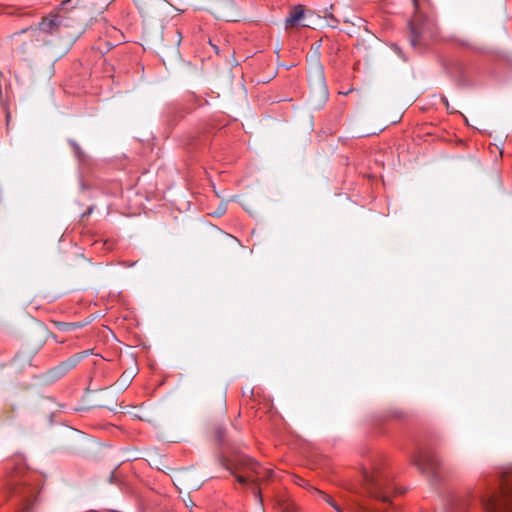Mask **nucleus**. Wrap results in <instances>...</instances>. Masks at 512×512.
I'll list each match as a JSON object with an SVG mask.
<instances>
[{
	"label": "nucleus",
	"instance_id": "nucleus-11",
	"mask_svg": "<svg viewBox=\"0 0 512 512\" xmlns=\"http://www.w3.org/2000/svg\"><path fill=\"white\" fill-rule=\"evenodd\" d=\"M70 145L72 146L73 150H74V153L76 155V157L78 159H82L83 157V152L80 148V146L74 141V140H70L69 141Z\"/></svg>",
	"mask_w": 512,
	"mask_h": 512
},
{
	"label": "nucleus",
	"instance_id": "nucleus-12",
	"mask_svg": "<svg viewBox=\"0 0 512 512\" xmlns=\"http://www.w3.org/2000/svg\"><path fill=\"white\" fill-rule=\"evenodd\" d=\"M319 78H320V81H321L320 89H321V92L323 94V97L326 99L327 98V89H326V86L324 84V76H323L322 70L319 71Z\"/></svg>",
	"mask_w": 512,
	"mask_h": 512
},
{
	"label": "nucleus",
	"instance_id": "nucleus-9",
	"mask_svg": "<svg viewBox=\"0 0 512 512\" xmlns=\"http://www.w3.org/2000/svg\"><path fill=\"white\" fill-rule=\"evenodd\" d=\"M312 490L317 493L318 495H320L321 497H323V499L334 509H338V507H340L329 495H327L325 492L319 490V489H316V488H312Z\"/></svg>",
	"mask_w": 512,
	"mask_h": 512
},
{
	"label": "nucleus",
	"instance_id": "nucleus-2",
	"mask_svg": "<svg viewBox=\"0 0 512 512\" xmlns=\"http://www.w3.org/2000/svg\"><path fill=\"white\" fill-rule=\"evenodd\" d=\"M414 14L409 21V42L421 51L437 33V26L430 0H412Z\"/></svg>",
	"mask_w": 512,
	"mask_h": 512
},
{
	"label": "nucleus",
	"instance_id": "nucleus-4",
	"mask_svg": "<svg viewBox=\"0 0 512 512\" xmlns=\"http://www.w3.org/2000/svg\"><path fill=\"white\" fill-rule=\"evenodd\" d=\"M76 21L61 13L49 14L39 24V30L43 33L57 36L59 38H74L75 33L70 30L75 26Z\"/></svg>",
	"mask_w": 512,
	"mask_h": 512
},
{
	"label": "nucleus",
	"instance_id": "nucleus-15",
	"mask_svg": "<svg viewBox=\"0 0 512 512\" xmlns=\"http://www.w3.org/2000/svg\"><path fill=\"white\" fill-rule=\"evenodd\" d=\"M336 512H342L341 508L338 507V509L335 510Z\"/></svg>",
	"mask_w": 512,
	"mask_h": 512
},
{
	"label": "nucleus",
	"instance_id": "nucleus-5",
	"mask_svg": "<svg viewBox=\"0 0 512 512\" xmlns=\"http://www.w3.org/2000/svg\"><path fill=\"white\" fill-rule=\"evenodd\" d=\"M237 468L247 475H236V479L240 484H246L248 480L260 481L272 477L273 471L262 467L258 462L248 456H240L237 459Z\"/></svg>",
	"mask_w": 512,
	"mask_h": 512
},
{
	"label": "nucleus",
	"instance_id": "nucleus-14",
	"mask_svg": "<svg viewBox=\"0 0 512 512\" xmlns=\"http://www.w3.org/2000/svg\"><path fill=\"white\" fill-rule=\"evenodd\" d=\"M443 101H444L446 107H448V100L447 99H443Z\"/></svg>",
	"mask_w": 512,
	"mask_h": 512
},
{
	"label": "nucleus",
	"instance_id": "nucleus-7",
	"mask_svg": "<svg viewBox=\"0 0 512 512\" xmlns=\"http://www.w3.org/2000/svg\"><path fill=\"white\" fill-rule=\"evenodd\" d=\"M305 14V8L302 5L295 6L289 13L288 17L286 18V25L287 26H294L296 25Z\"/></svg>",
	"mask_w": 512,
	"mask_h": 512
},
{
	"label": "nucleus",
	"instance_id": "nucleus-6",
	"mask_svg": "<svg viewBox=\"0 0 512 512\" xmlns=\"http://www.w3.org/2000/svg\"><path fill=\"white\" fill-rule=\"evenodd\" d=\"M413 463L421 473L425 474L432 483L436 484L442 479L441 463L437 456L429 450H420L413 458Z\"/></svg>",
	"mask_w": 512,
	"mask_h": 512
},
{
	"label": "nucleus",
	"instance_id": "nucleus-1",
	"mask_svg": "<svg viewBox=\"0 0 512 512\" xmlns=\"http://www.w3.org/2000/svg\"><path fill=\"white\" fill-rule=\"evenodd\" d=\"M476 499L485 512H512V469L506 472L500 481L499 488L487 493L466 492L456 495L451 500L450 512H465Z\"/></svg>",
	"mask_w": 512,
	"mask_h": 512
},
{
	"label": "nucleus",
	"instance_id": "nucleus-13",
	"mask_svg": "<svg viewBox=\"0 0 512 512\" xmlns=\"http://www.w3.org/2000/svg\"><path fill=\"white\" fill-rule=\"evenodd\" d=\"M326 18H328L331 21L329 23L331 27L335 28L337 26L338 20L332 14H329L328 16H326Z\"/></svg>",
	"mask_w": 512,
	"mask_h": 512
},
{
	"label": "nucleus",
	"instance_id": "nucleus-8",
	"mask_svg": "<svg viewBox=\"0 0 512 512\" xmlns=\"http://www.w3.org/2000/svg\"><path fill=\"white\" fill-rule=\"evenodd\" d=\"M88 354V351L82 352L80 354H76L69 359H67L65 362H63L60 365V369L62 370V373H65L74 367L77 366V364Z\"/></svg>",
	"mask_w": 512,
	"mask_h": 512
},
{
	"label": "nucleus",
	"instance_id": "nucleus-10",
	"mask_svg": "<svg viewBox=\"0 0 512 512\" xmlns=\"http://www.w3.org/2000/svg\"><path fill=\"white\" fill-rule=\"evenodd\" d=\"M353 512H379L378 510L369 508L361 503H355L352 507Z\"/></svg>",
	"mask_w": 512,
	"mask_h": 512
},
{
	"label": "nucleus",
	"instance_id": "nucleus-3",
	"mask_svg": "<svg viewBox=\"0 0 512 512\" xmlns=\"http://www.w3.org/2000/svg\"><path fill=\"white\" fill-rule=\"evenodd\" d=\"M363 482L370 496L383 501L389 502L393 494L394 488L390 475L378 467L372 469H364Z\"/></svg>",
	"mask_w": 512,
	"mask_h": 512
}]
</instances>
